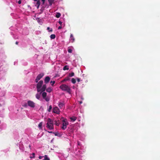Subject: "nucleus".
Instances as JSON below:
<instances>
[{
  "label": "nucleus",
  "instance_id": "nucleus-41",
  "mask_svg": "<svg viewBox=\"0 0 160 160\" xmlns=\"http://www.w3.org/2000/svg\"><path fill=\"white\" fill-rule=\"evenodd\" d=\"M15 43H16V44L17 45H18V42H16Z\"/></svg>",
  "mask_w": 160,
  "mask_h": 160
},
{
  "label": "nucleus",
  "instance_id": "nucleus-21",
  "mask_svg": "<svg viewBox=\"0 0 160 160\" xmlns=\"http://www.w3.org/2000/svg\"><path fill=\"white\" fill-rule=\"evenodd\" d=\"M74 73L73 72H72V73L69 74L68 76L69 77H72L74 76Z\"/></svg>",
  "mask_w": 160,
  "mask_h": 160
},
{
  "label": "nucleus",
  "instance_id": "nucleus-9",
  "mask_svg": "<svg viewBox=\"0 0 160 160\" xmlns=\"http://www.w3.org/2000/svg\"><path fill=\"white\" fill-rule=\"evenodd\" d=\"M70 41L71 42H74L75 40V39L74 38L73 35L72 34H71L70 38Z\"/></svg>",
  "mask_w": 160,
  "mask_h": 160
},
{
  "label": "nucleus",
  "instance_id": "nucleus-10",
  "mask_svg": "<svg viewBox=\"0 0 160 160\" xmlns=\"http://www.w3.org/2000/svg\"><path fill=\"white\" fill-rule=\"evenodd\" d=\"M42 86V88L41 89L40 93H42V92L44 91L46 88V84H44Z\"/></svg>",
  "mask_w": 160,
  "mask_h": 160
},
{
  "label": "nucleus",
  "instance_id": "nucleus-35",
  "mask_svg": "<svg viewBox=\"0 0 160 160\" xmlns=\"http://www.w3.org/2000/svg\"><path fill=\"white\" fill-rule=\"evenodd\" d=\"M21 3V0H19V1H18V3L19 4H20Z\"/></svg>",
  "mask_w": 160,
  "mask_h": 160
},
{
  "label": "nucleus",
  "instance_id": "nucleus-12",
  "mask_svg": "<svg viewBox=\"0 0 160 160\" xmlns=\"http://www.w3.org/2000/svg\"><path fill=\"white\" fill-rule=\"evenodd\" d=\"M40 4V1L39 0L37 1V3H36V4L35 5L36 6H37V9H38L39 8Z\"/></svg>",
  "mask_w": 160,
  "mask_h": 160
},
{
  "label": "nucleus",
  "instance_id": "nucleus-27",
  "mask_svg": "<svg viewBox=\"0 0 160 160\" xmlns=\"http://www.w3.org/2000/svg\"><path fill=\"white\" fill-rule=\"evenodd\" d=\"M52 109V105H50L49 107V108L48 109V111L49 112H50L51 111V110Z\"/></svg>",
  "mask_w": 160,
  "mask_h": 160
},
{
  "label": "nucleus",
  "instance_id": "nucleus-38",
  "mask_svg": "<svg viewBox=\"0 0 160 160\" xmlns=\"http://www.w3.org/2000/svg\"><path fill=\"white\" fill-rule=\"evenodd\" d=\"M43 156H39V159H41L42 158H43Z\"/></svg>",
  "mask_w": 160,
  "mask_h": 160
},
{
  "label": "nucleus",
  "instance_id": "nucleus-32",
  "mask_svg": "<svg viewBox=\"0 0 160 160\" xmlns=\"http://www.w3.org/2000/svg\"><path fill=\"white\" fill-rule=\"evenodd\" d=\"M32 155L33 156L30 157V158H34L35 157V154L34 153H32Z\"/></svg>",
  "mask_w": 160,
  "mask_h": 160
},
{
  "label": "nucleus",
  "instance_id": "nucleus-2",
  "mask_svg": "<svg viewBox=\"0 0 160 160\" xmlns=\"http://www.w3.org/2000/svg\"><path fill=\"white\" fill-rule=\"evenodd\" d=\"M60 88L62 91H66L68 92L71 93V89L66 84H62L60 86Z\"/></svg>",
  "mask_w": 160,
  "mask_h": 160
},
{
  "label": "nucleus",
  "instance_id": "nucleus-29",
  "mask_svg": "<svg viewBox=\"0 0 160 160\" xmlns=\"http://www.w3.org/2000/svg\"><path fill=\"white\" fill-rule=\"evenodd\" d=\"M55 81H51L50 82V83L52 84L51 85L52 86H53V84L55 83Z\"/></svg>",
  "mask_w": 160,
  "mask_h": 160
},
{
  "label": "nucleus",
  "instance_id": "nucleus-25",
  "mask_svg": "<svg viewBox=\"0 0 160 160\" xmlns=\"http://www.w3.org/2000/svg\"><path fill=\"white\" fill-rule=\"evenodd\" d=\"M47 29L48 30L49 32H52V29L50 28L49 27L47 28Z\"/></svg>",
  "mask_w": 160,
  "mask_h": 160
},
{
  "label": "nucleus",
  "instance_id": "nucleus-28",
  "mask_svg": "<svg viewBox=\"0 0 160 160\" xmlns=\"http://www.w3.org/2000/svg\"><path fill=\"white\" fill-rule=\"evenodd\" d=\"M38 127L39 128H40V129H41L42 127V122L40 123L39 124H38Z\"/></svg>",
  "mask_w": 160,
  "mask_h": 160
},
{
  "label": "nucleus",
  "instance_id": "nucleus-36",
  "mask_svg": "<svg viewBox=\"0 0 160 160\" xmlns=\"http://www.w3.org/2000/svg\"><path fill=\"white\" fill-rule=\"evenodd\" d=\"M58 23L60 24L61 25L62 22L61 21H59Z\"/></svg>",
  "mask_w": 160,
  "mask_h": 160
},
{
  "label": "nucleus",
  "instance_id": "nucleus-42",
  "mask_svg": "<svg viewBox=\"0 0 160 160\" xmlns=\"http://www.w3.org/2000/svg\"><path fill=\"white\" fill-rule=\"evenodd\" d=\"M54 134H55V136H57V135H58V134H57V133H54Z\"/></svg>",
  "mask_w": 160,
  "mask_h": 160
},
{
  "label": "nucleus",
  "instance_id": "nucleus-24",
  "mask_svg": "<svg viewBox=\"0 0 160 160\" xmlns=\"http://www.w3.org/2000/svg\"><path fill=\"white\" fill-rule=\"evenodd\" d=\"M69 79L70 78L69 77H66L64 79H63V81H66L69 80Z\"/></svg>",
  "mask_w": 160,
  "mask_h": 160
},
{
  "label": "nucleus",
  "instance_id": "nucleus-8",
  "mask_svg": "<svg viewBox=\"0 0 160 160\" xmlns=\"http://www.w3.org/2000/svg\"><path fill=\"white\" fill-rule=\"evenodd\" d=\"M58 106L59 107L61 108H63L65 107V103L64 102H58Z\"/></svg>",
  "mask_w": 160,
  "mask_h": 160
},
{
  "label": "nucleus",
  "instance_id": "nucleus-44",
  "mask_svg": "<svg viewBox=\"0 0 160 160\" xmlns=\"http://www.w3.org/2000/svg\"><path fill=\"white\" fill-rule=\"evenodd\" d=\"M82 103V102H80V103Z\"/></svg>",
  "mask_w": 160,
  "mask_h": 160
},
{
  "label": "nucleus",
  "instance_id": "nucleus-19",
  "mask_svg": "<svg viewBox=\"0 0 160 160\" xmlns=\"http://www.w3.org/2000/svg\"><path fill=\"white\" fill-rule=\"evenodd\" d=\"M56 37V35L55 34H52L50 36V38L51 39H54Z\"/></svg>",
  "mask_w": 160,
  "mask_h": 160
},
{
  "label": "nucleus",
  "instance_id": "nucleus-15",
  "mask_svg": "<svg viewBox=\"0 0 160 160\" xmlns=\"http://www.w3.org/2000/svg\"><path fill=\"white\" fill-rule=\"evenodd\" d=\"M46 91L48 92H50L52 91V89L51 87H48L46 89Z\"/></svg>",
  "mask_w": 160,
  "mask_h": 160
},
{
  "label": "nucleus",
  "instance_id": "nucleus-16",
  "mask_svg": "<svg viewBox=\"0 0 160 160\" xmlns=\"http://www.w3.org/2000/svg\"><path fill=\"white\" fill-rule=\"evenodd\" d=\"M77 118L75 117H72L70 118V119L72 121H75L76 120Z\"/></svg>",
  "mask_w": 160,
  "mask_h": 160
},
{
  "label": "nucleus",
  "instance_id": "nucleus-22",
  "mask_svg": "<svg viewBox=\"0 0 160 160\" xmlns=\"http://www.w3.org/2000/svg\"><path fill=\"white\" fill-rule=\"evenodd\" d=\"M69 69V68L67 66H65L63 68V70H68Z\"/></svg>",
  "mask_w": 160,
  "mask_h": 160
},
{
  "label": "nucleus",
  "instance_id": "nucleus-11",
  "mask_svg": "<svg viewBox=\"0 0 160 160\" xmlns=\"http://www.w3.org/2000/svg\"><path fill=\"white\" fill-rule=\"evenodd\" d=\"M50 80V78L49 76H47L44 79V82L47 84L48 83Z\"/></svg>",
  "mask_w": 160,
  "mask_h": 160
},
{
  "label": "nucleus",
  "instance_id": "nucleus-33",
  "mask_svg": "<svg viewBox=\"0 0 160 160\" xmlns=\"http://www.w3.org/2000/svg\"><path fill=\"white\" fill-rule=\"evenodd\" d=\"M28 106V105L27 104V103H25L23 105V106L24 107H25V108H27V107Z\"/></svg>",
  "mask_w": 160,
  "mask_h": 160
},
{
  "label": "nucleus",
  "instance_id": "nucleus-17",
  "mask_svg": "<svg viewBox=\"0 0 160 160\" xmlns=\"http://www.w3.org/2000/svg\"><path fill=\"white\" fill-rule=\"evenodd\" d=\"M47 93L45 92H43L42 94V96L43 98H45L47 96Z\"/></svg>",
  "mask_w": 160,
  "mask_h": 160
},
{
  "label": "nucleus",
  "instance_id": "nucleus-7",
  "mask_svg": "<svg viewBox=\"0 0 160 160\" xmlns=\"http://www.w3.org/2000/svg\"><path fill=\"white\" fill-rule=\"evenodd\" d=\"M60 112V111L57 107H55L53 109V112L55 113L58 114Z\"/></svg>",
  "mask_w": 160,
  "mask_h": 160
},
{
  "label": "nucleus",
  "instance_id": "nucleus-43",
  "mask_svg": "<svg viewBox=\"0 0 160 160\" xmlns=\"http://www.w3.org/2000/svg\"><path fill=\"white\" fill-rule=\"evenodd\" d=\"M34 1H38V0H33Z\"/></svg>",
  "mask_w": 160,
  "mask_h": 160
},
{
  "label": "nucleus",
  "instance_id": "nucleus-20",
  "mask_svg": "<svg viewBox=\"0 0 160 160\" xmlns=\"http://www.w3.org/2000/svg\"><path fill=\"white\" fill-rule=\"evenodd\" d=\"M43 160H50V159L48 157L47 155L44 156V158Z\"/></svg>",
  "mask_w": 160,
  "mask_h": 160
},
{
  "label": "nucleus",
  "instance_id": "nucleus-26",
  "mask_svg": "<svg viewBox=\"0 0 160 160\" xmlns=\"http://www.w3.org/2000/svg\"><path fill=\"white\" fill-rule=\"evenodd\" d=\"M55 124L57 126H59V123L58 122L57 120H55Z\"/></svg>",
  "mask_w": 160,
  "mask_h": 160
},
{
  "label": "nucleus",
  "instance_id": "nucleus-23",
  "mask_svg": "<svg viewBox=\"0 0 160 160\" xmlns=\"http://www.w3.org/2000/svg\"><path fill=\"white\" fill-rule=\"evenodd\" d=\"M71 81L72 82L73 84L75 83L76 82V80L74 78H72V79Z\"/></svg>",
  "mask_w": 160,
  "mask_h": 160
},
{
  "label": "nucleus",
  "instance_id": "nucleus-37",
  "mask_svg": "<svg viewBox=\"0 0 160 160\" xmlns=\"http://www.w3.org/2000/svg\"><path fill=\"white\" fill-rule=\"evenodd\" d=\"M62 28V27L61 25L60 26H59L58 27V29H61Z\"/></svg>",
  "mask_w": 160,
  "mask_h": 160
},
{
  "label": "nucleus",
  "instance_id": "nucleus-31",
  "mask_svg": "<svg viewBox=\"0 0 160 160\" xmlns=\"http://www.w3.org/2000/svg\"><path fill=\"white\" fill-rule=\"evenodd\" d=\"M68 52L69 53H71L72 52V50L71 49L69 48L68 49Z\"/></svg>",
  "mask_w": 160,
  "mask_h": 160
},
{
  "label": "nucleus",
  "instance_id": "nucleus-13",
  "mask_svg": "<svg viewBox=\"0 0 160 160\" xmlns=\"http://www.w3.org/2000/svg\"><path fill=\"white\" fill-rule=\"evenodd\" d=\"M50 6H51L52 3H54V0H48Z\"/></svg>",
  "mask_w": 160,
  "mask_h": 160
},
{
  "label": "nucleus",
  "instance_id": "nucleus-1",
  "mask_svg": "<svg viewBox=\"0 0 160 160\" xmlns=\"http://www.w3.org/2000/svg\"><path fill=\"white\" fill-rule=\"evenodd\" d=\"M46 127L49 129L52 130L54 129L53 121L50 118H48L46 123Z\"/></svg>",
  "mask_w": 160,
  "mask_h": 160
},
{
  "label": "nucleus",
  "instance_id": "nucleus-40",
  "mask_svg": "<svg viewBox=\"0 0 160 160\" xmlns=\"http://www.w3.org/2000/svg\"><path fill=\"white\" fill-rule=\"evenodd\" d=\"M48 132H49V133H54V132H52V131H50H50H48Z\"/></svg>",
  "mask_w": 160,
  "mask_h": 160
},
{
  "label": "nucleus",
  "instance_id": "nucleus-5",
  "mask_svg": "<svg viewBox=\"0 0 160 160\" xmlns=\"http://www.w3.org/2000/svg\"><path fill=\"white\" fill-rule=\"evenodd\" d=\"M28 106L32 108H34L35 106V103L33 101L28 100L27 102Z\"/></svg>",
  "mask_w": 160,
  "mask_h": 160
},
{
  "label": "nucleus",
  "instance_id": "nucleus-34",
  "mask_svg": "<svg viewBox=\"0 0 160 160\" xmlns=\"http://www.w3.org/2000/svg\"><path fill=\"white\" fill-rule=\"evenodd\" d=\"M77 81L78 82H79L80 81V79L78 78H77Z\"/></svg>",
  "mask_w": 160,
  "mask_h": 160
},
{
  "label": "nucleus",
  "instance_id": "nucleus-3",
  "mask_svg": "<svg viewBox=\"0 0 160 160\" xmlns=\"http://www.w3.org/2000/svg\"><path fill=\"white\" fill-rule=\"evenodd\" d=\"M62 129L63 130H65L67 127V126L68 124V122L66 119H63L62 120Z\"/></svg>",
  "mask_w": 160,
  "mask_h": 160
},
{
  "label": "nucleus",
  "instance_id": "nucleus-14",
  "mask_svg": "<svg viewBox=\"0 0 160 160\" xmlns=\"http://www.w3.org/2000/svg\"><path fill=\"white\" fill-rule=\"evenodd\" d=\"M41 93H37L36 95V97L37 99H40Z\"/></svg>",
  "mask_w": 160,
  "mask_h": 160
},
{
  "label": "nucleus",
  "instance_id": "nucleus-6",
  "mask_svg": "<svg viewBox=\"0 0 160 160\" xmlns=\"http://www.w3.org/2000/svg\"><path fill=\"white\" fill-rule=\"evenodd\" d=\"M44 76V74L43 73H41L39 74L36 77V78L35 79V82H38V81L39 80Z\"/></svg>",
  "mask_w": 160,
  "mask_h": 160
},
{
  "label": "nucleus",
  "instance_id": "nucleus-39",
  "mask_svg": "<svg viewBox=\"0 0 160 160\" xmlns=\"http://www.w3.org/2000/svg\"><path fill=\"white\" fill-rule=\"evenodd\" d=\"M43 2V4L44 3V2L45 1V0H41Z\"/></svg>",
  "mask_w": 160,
  "mask_h": 160
},
{
  "label": "nucleus",
  "instance_id": "nucleus-30",
  "mask_svg": "<svg viewBox=\"0 0 160 160\" xmlns=\"http://www.w3.org/2000/svg\"><path fill=\"white\" fill-rule=\"evenodd\" d=\"M43 98L45 99V100L47 102H48L49 100V99L48 97H46L45 98Z\"/></svg>",
  "mask_w": 160,
  "mask_h": 160
},
{
  "label": "nucleus",
  "instance_id": "nucleus-4",
  "mask_svg": "<svg viewBox=\"0 0 160 160\" xmlns=\"http://www.w3.org/2000/svg\"><path fill=\"white\" fill-rule=\"evenodd\" d=\"M43 83V81L42 80H40L37 85V91L38 92H39L41 91L40 88L42 86Z\"/></svg>",
  "mask_w": 160,
  "mask_h": 160
},
{
  "label": "nucleus",
  "instance_id": "nucleus-18",
  "mask_svg": "<svg viewBox=\"0 0 160 160\" xmlns=\"http://www.w3.org/2000/svg\"><path fill=\"white\" fill-rule=\"evenodd\" d=\"M61 15V14L59 12H57L55 16L57 18H59Z\"/></svg>",
  "mask_w": 160,
  "mask_h": 160
}]
</instances>
